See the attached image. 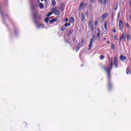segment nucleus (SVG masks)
<instances>
[{"mask_svg":"<svg viewBox=\"0 0 131 131\" xmlns=\"http://www.w3.org/2000/svg\"><path fill=\"white\" fill-rule=\"evenodd\" d=\"M32 10H34V6H32Z\"/></svg>","mask_w":131,"mask_h":131,"instance_id":"obj_41","label":"nucleus"},{"mask_svg":"<svg viewBox=\"0 0 131 131\" xmlns=\"http://www.w3.org/2000/svg\"><path fill=\"white\" fill-rule=\"evenodd\" d=\"M86 14L87 15V16L89 15V12H86Z\"/></svg>","mask_w":131,"mask_h":131,"instance_id":"obj_43","label":"nucleus"},{"mask_svg":"<svg viewBox=\"0 0 131 131\" xmlns=\"http://www.w3.org/2000/svg\"><path fill=\"white\" fill-rule=\"evenodd\" d=\"M45 2H47V0H45Z\"/></svg>","mask_w":131,"mask_h":131,"instance_id":"obj_52","label":"nucleus"},{"mask_svg":"<svg viewBox=\"0 0 131 131\" xmlns=\"http://www.w3.org/2000/svg\"><path fill=\"white\" fill-rule=\"evenodd\" d=\"M104 29L107 30V23L105 22L104 23Z\"/></svg>","mask_w":131,"mask_h":131,"instance_id":"obj_20","label":"nucleus"},{"mask_svg":"<svg viewBox=\"0 0 131 131\" xmlns=\"http://www.w3.org/2000/svg\"><path fill=\"white\" fill-rule=\"evenodd\" d=\"M126 38V34L123 33L122 35L120 38L119 43H120V42H121V40H123V41H125Z\"/></svg>","mask_w":131,"mask_h":131,"instance_id":"obj_2","label":"nucleus"},{"mask_svg":"<svg viewBox=\"0 0 131 131\" xmlns=\"http://www.w3.org/2000/svg\"><path fill=\"white\" fill-rule=\"evenodd\" d=\"M83 7V2H81L79 6V9H82Z\"/></svg>","mask_w":131,"mask_h":131,"instance_id":"obj_16","label":"nucleus"},{"mask_svg":"<svg viewBox=\"0 0 131 131\" xmlns=\"http://www.w3.org/2000/svg\"><path fill=\"white\" fill-rule=\"evenodd\" d=\"M53 14V12H49L48 14H47V17H50V16H51V15H52Z\"/></svg>","mask_w":131,"mask_h":131,"instance_id":"obj_26","label":"nucleus"},{"mask_svg":"<svg viewBox=\"0 0 131 131\" xmlns=\"http://www.w3.org/2000/svg\"><path fill=\"white\" fill-rule=\"evenodd\" d=\"M104 40H106V38H103Z\"/></svg>","mask_w":131,"mask_h":131,"instance_id":"obj_46","label":"nucleus"},{"mask_svg":"<svg viewBox=\"0 0 131 131\" xmlns=\"http://www.w3.org/2000/svg\"><path fill=\"white\" fill-rule=\"evenodd\" d=\"M64 21L66 22H68V18H65Z\"/></svg>","mask_w":131,"mask_h":131,"instance_id":"obj_35","label":"nucleus"},{"mask_svg":"<svg viewBox=\"0 0 131 131\" xmlns=\"http://www.w3.org/2000/svg\"><path fill=\"white\" fill-rule=\"evenodd\" d=\"M66 43H68L69 45H70V43L68 41H67V40H66Z\"/></svg>","mask_w":131,"mask_h":131,"instance_id":"obj_39","label":"nucleus"},{"mask_svg":"<svg viewBox=\"0 0 131 131\" xmlns=\"http://www.w3.org/2000/svg\"><path fill=\"white\" fill-rule=\"evenodd\" d=\"M80 47H81V45L80 44V43H78L77 46V48H76V52H78V51H79V49H80Z\"/></svg>","mask_w":131,"mask_h":131,"instance_id":"obj_11","label":"nucleus"},{"mask_svg":"<svg viewBox=\"0 0 131 131\" xmlns=\"http://www.w3.org/2000/svg\"><path fill=\"white\" fill-rule=\"evenodd\" d=\"M64 26L66 27H67V26H70V23H66L65 25H64Z\"/></svg>","mask_w":131,"mask_h":131,"instance_id":"obj_23","label":"nucleus"},{"mask_svg":"<svg viewBox=\"0 0 131 131\" xmlns=\"http://www.w3.org/2000/svg\"><path fill=\"white\" fill-rule=\"evenodd\" d=\"M107 43H110V41H107Z\"/></svg>","mask_w":131,"mask_h":131,"instance_id":"obj_48","label":"nucleus"},{"mask_svg":"<svg viewBox=\"0 0 131 131\" xmlns=\"http://www.w3.org/2000/svg\"><path fill=\"white\" fill-rule=\"evenodd\" d=\"M73 33V29H70V30L69 31L68 36L70 35V34H72Z\"/></svg>","mask_w":131,"mask_h":131,"instance_id":"obj_12","label":"nucleus"},{"mask_svg":"<svg viewBox=\"0 0 131 131\" xmlns=\"http://www.w3.org/2000/svg\"><path fill=\"white\" fill-rule=\"evenodd\" d=\"M99 2L100 4H103V5H106V4H107L106 0H99Z\"/></svg>","mask_w":131,"mask_h":131,"instance_id":"obj_9","label":"nucleus"},{"mask_svg":"<svg viewBox=\"0 0 131 131\" xmlns=\"http://www.w3.org/2000/svg\"><path fill=\"white\" fill-rule=\"evenodd\" d=\"M129 19L130 20H131V16H130Z\"/></svg>","mask_w":131,"mask_h":131,"instance_id":"obj_49","label":"nucleus"},{"mask_svg":"<svg viewBox=\"0 0 131 131\" xmlns=\"http://www.w3.org/2000/svg\"><path fill=\"white\" fill-rule=\"evenodd\" d=\"M57 21V19H51V20L50 21V23H51V22L54 23V22H55V21Z\"/></svg>","mask_w":131,"mask_h":131,"instance_id":"obj_22","label":"nucleus"},{"mask_svg":"<svg viewBox=\"0 0 131 131\" xmlns=\"http://www.w3.org/2000/svg\"><path fill=\"white\" fill-rule=\"evenodd\" d=\"M89 26H93V23H92V21H90L89 22Z\"/></svg>","mask_w":131,"mask_h":131,"instance_id":"obj_29","label":"nucleus"},{"mask_svg":"<svg viewBox=\"0 0 131 131\" xmlns=\"http://www.w3.org/2000/svg\"><path fill=\"white\" fill-rule=\"evenodd\" d=\"M114 64L116 68L118 67V60L117 59V57H115Z\"/></svg>","mask_w":131,"mask_h":131,"instance_id":"obj_5","label":"nucleus"},{"mask_svg":"<svg viewBox=\"0 0 131 131\" xmlns=\"http://www.w3.org/2000/svg\"><path fill=\"white\" fill-rule=\"evenodd\" d=\"M114 39H115V40H117V39H118V38L117 36H114Z\"/></svg>","mask_w":131,"mask_h":131,"instance_id":"obj_30","label":"nucleus"},{"mask_svg":"<svg viewBox=\"0 0 131 131\" xmlns=\"http://www.w3.org/2000/svg\"><path fill=\"white\" fill-rule=\"evenodd\" d=\"M52 11L55 13V15H60V12L56 8H53Z\"/></svg>","mask_w":131,"mask_h":131,"instance_id":"obj_6","label":"nucleus"},{"mask_svg":"<svg viewBox=\"0 0 131 131\" xmlns=\"http://www.w3.org/2000/svg\"><path fill=\"white\" fill-rule=\"evenodd\" d=\"M52 5H53V6H56V1H52Z\"/></svg>","mask_w":131,"mask_h":131,"instance_id":"obj_24","label":"nucleus"},{"mask_svg":"<svg viewBox=\"0 0 131 131\" xmlns=\"http://www.w3.org/2000/svg\"><path fill=\"white\" fill-rule=\"evenodd\" d=\"M39 6L40 7V9H42V8H43V4H42V3H39Z\"/></svg>","mask_w":131,"mask_h":131,"instance_id":"obj_15","label":"nucleus"},{"mask_svg":"<svg viewBox=\"0 0 131 131\" xmlns=\"http://www.w3.org/2000/svg\"><path fill=\"white\" fill-rule=\"evenodd\" d=\"M81 16L82 18V22H85V16H84V14L82 13Z\"/></svg>","mask_w":131,"mask_h":131,"instance_id":"obj_8","label":"nucleus"},{"mask_svg":"<svg viewBox=\"0 0 131 131\" xmlns=\"http://www.w3.org/2000/svg\"><path fill=\"white\" fill-rule=\"evenodd\" d=\"M81 42L82 43H83V42H84V40H83V39H81Z\"/></svg>","mask_w":131,"mask_h":131,"instance_id":"obj_34","label":"nucleus"},{"mask_svg":"<svg viewBox=\"0 0 131 131\" xmlns=\"http://www.w3.org/2000/svg\"><path fill=\"white\" fill-rule=\"evenodd\" d=\"M33 16L34 18H36V17H37V13L34 12Z\"/></svg>","mask_w":131,"mask_h":131,"instance_id":"obj_17","label":"nucleus"},{"mask_svg":"<svg viewBox=\"0 0 131 131\" xmlns=\"http://www.w3.org/2000/svg\"><path fill=\"white\" fill-rule=\"evenodd\" d=\"M95 2H96L95 0H91V2L93 3H95Z\"/></svg>","mask_w":131,"mask_h":131,"instance_id":"obj_37","label":"nucleus"},{"mask_svg":"<svg viewBox=\"0 0 131 131\" xmlns=\"http://www.w3.org/2000/svg\"><path fill=\"white\" fill-rule=\"evenodd\" d=\"M112 68H113V57L111 58V67H110V69H109L108 67H105L104 68V70H105V71H106L107 72V76L108 77V78H110V71H111V70H112Z\"/></svg>","mask_w":131,"mask_h":131,"instance_id":"obj_1","label":"nucleus"},{"mask_svg":"<svg viewBox=\"0 0 131 131\" xmlns=\"http://www.w3.org/2000/svg\"><path fill=\"white\" fill-rule=\"evenodd\" d=\"M129 73V68H127L126 69V74H128Z\"/></svg>","mask_w":131,"mask_h":131,"instance_id":"obj_25","label":"nucleus"},{"mask_svg":"<svg viewBox=\"0 0 131 131\" xmlns=\"http://www.w3.org/2000/svg\"><path fill=\"white\" fill-rule=\"evenodd\" d=\"M64 8H65V5L63 4L61 5V11H64Z\"/></svg>","mask_w":131,"mask_h":131,"instance_id":"obj_14","label":"nucleus"},{"mask_svg":"<svg viewBox=\"0 0 131 131\" xmlns=\"http://www.w3.org/2000/svg\"><path fill=\"white\" fill-rule=\"evenodd\" d=\"M95 24L96 26H98V21H96Z\"/></svg>","mask_w":131,"mask_h":131,"instance_id":"obj_38","label":"nucleus"},{"mask_svg":"<svg viewBox=\"0 0 131 131\" xmlns=\"http://www.w3.org/2000/svg\"><path fill=\"white\" fill-rule=\"evenodd\" d=\"M127 40H129V39H130V36L129 35H127Z\"/></svg>","mask_w":131,"mask_h":131,"instance_id":"obj_27","label":"nucleus"},{"mask_svg":"<svg viewBox=\"0 0 131 131\" xmlns=\"http://www.w3.org/2000/svg\"><path fill=\"white\" fill-rule=\"evenodd\" d=\"M104 58H105V57L104 56V55H100V60H104Z\"/></svg>","mask_w":131,"mask_h":131,"instance_id":"obj_21","label":"nucleus"},{"mask_svg":"<svg viewBox=\"0 0 131 131\" xmlns=\"http://www.w3.org/2000/svg\"><path fill=\"white\" fill-rule=\"evenodd\" d=\"M41 2H43L44 0H41Z\"/></svg>","mask_w":131,"mask_h":131,"instance_id":"obj_51","label":"nucleus"},{"mask_svg":"<svg viewBox=\"0 0 131 131\" xmlns=\"http://www.w3.org/2000/svg\"><path fill=\"white\" fill-rule=\"evenodd\" d=\"M61 30L62 31H64V30H65V29H63V28H61Z\"/></svg>","mask_w":131,"mask_h":131,"instance_id":"obj_44","label":"nucleus"},{"mask_svg":"<svg viewBox=\"0 0 131 131\" xmlns=\"http://www.w3.org/2000/svg\"><path fill=\"white\" fill-rule=\"evenodd\" d=\"M87 5H88L87 4H85V7Z\"/></svg>","mask_w":131,"mask_h":131,"instance_id":"obj_50","label":"nucleus"},{"mask_svg":"<svg viewBox=\"0 0 131 131\" xmlns=\"http://www.w3.org/2000/svg\"><path fill=\"white\" fill-rule=\"evenodd\" d=\"M98 32H100V29H97Z\"/></svg>","mask_w":131,"mask_h":131,"instance_id":"obj_42","label":"nucleus"},{"mask_svg":"<svg viewBox=\"0 0 131 131\" xmlns=\"http://www.w3.org/2000/svg\"><path fill=\"white\" fill-rule=\"evenodd\" d=\"M118 8V3L117 2H116L114 5V9L116 11Z\"/></svg>","mask_w":131,"mask_h":131,"instance_id":"obj_10","label":"nucleus"},{"mask_svg":"<svg viewBox=\"0 0 131 131\" xmlns=\"http://www.w3.org/2000/svg\"><path fill=\"white\" fill-rule=\"evenodd\" d=\"M126 25H127V28H128V29H129V27H128V24H126Z\"/></svg>","mask_w":131,"mask_h":131,"instance_id":"obj_40","label":"nucleus"},{"mask_svg":"<svg viewBox=\"0 0 131 131\" xmlns=\"http://www.w3.org/2000/svg\"><path fill=\"white\" fill-rule=\"evenodd\" d=\"M114 48H115V45L114 44H113L112 46V49H113V50H114Z\"/></svg>","mask_w":131,"mask_h":131,"instance_id":"obj_32","label":"nucleus"},{"mask_svg":"<svg viewBox=\"0 0 131 131\" xmlns=\"http://www.w3.org/2000/svg\"><path fill=\"white\" fill-rule=\"evenodd\" d=\"M113 33H115L116 32V29L113 28Z\"/></svg>","mask_w":131,"mask_h":131,"instance_id":"obj_31","label":"nucleus"},{"mask_svg":"<svg viewBox=\"0 0 131 131\" xmlns=\"http://www.w3.org/2000/svg\"><path fill=\"white\" fill-rule=\"evenodd\" d=\"M102 18H106V17H108V14L107 13H105L104 14H103V15H102Z\"/></svg>","mask_w":131,"mask_h":131,"instance_id":"obj_18","label":"nucleus"},{"mask_svg":"<svg viewBox=\"0 0 131 131\" xmlns=\"http://www.w3.org/2000/svg\"><path fill=\"white\" fill-rule=\"evenodd\" d=\"M73 41H74L75 40V38H74L73 39Z\"/></svg>","mask_w":131,"mask_h":131,"instance_id":"obj_47","label":"nucleus"},{"mask_svg":"<svg viewBox=\"0 0 131 131\" xmlns=\"http://www.w3.org/2000/svg\"><path fill=\"white\" fill-rule=\"evenodd\" d=\"M49 20H50V19L49 18V17H47V18L45 19V22H46V23H48Z\"/></svg>","mask_w":131,"mask_h":131,"instance_id":"obj_19","label":"nucleus"},{"mask_svg":"<svg viewBox=\"0 0 131 131\" xmlns=\"http://www.w3.org/2000/svg\"><path fill=\"white\" fill-rule=\"evenodd\" d=\"M119 26L120 29H122V28H123V22H122V20H120Z\"/></svg>","mask_w":131,"mask_h":131,"instance_id":"obj_7","label":"nucleus"},{"mask_svg":"<svg viewBox=\"0 0 131 131\" xmlns=\"http://www.w3.org/2000/svg\"><path fill=\"white\" fill-rule=\"evenodd\" d=\"M0 13L2 15V16H3L4 15V13H3V12L2 11H0Z\"/></svg>","mask_w":131,"mask_h":131,"instance_id":"obj_36","label":"nucleus"},{"mask_svg":"<svg viewBox=\"0 0 131 131\" xmlns=\"http://www.w3.org/2000/svg\"><path fill=\"white\" fill-rule=\"evenodd\" d=\"M70 21L71 22V23H73L74 22V18L71 17L70 18Z\"/></svg>","mask_w":131,"mask_h":131,"instance_id":"obj_13","label":"nucleus"},{"mask_svg":"<svg viewBox=\"0 0 131 131\" xmlns=\"http://www.w3.org/2000/svg\"><path fill=\"white\" fill-rule=\"evenodd\" d=\"M100 35H101V32H98V33H97V36H98V37H99L100 36Z\"/></svg>","mask_w":131,"mask_h":131,"instance_id":"obj_33","label":"nucleus"},{"mask_svg":"<svg viewBox=\"0 0 131 131\" xmlns=\"http://www.w3.org/2000/svg\"><path fill=\"white\" fill-rule=\"evenodd\" d=\"M119 58H120V59L121 61H126L127 60V57H126V56H123L122 55L120 56Z\"/></svg>","mask_w":131,"mask_h":131,"instance_id":"obj_4","label":"nucleus"},{"mask_svg":"<svg viewBox=\"0 0 131 131\" xmlns=\"http://www.w3.org/2000/svg\"><path fill=\"white\" fill-rule=\"evenodd\" d=\"M95 39V37H93L90 41V43L89 45V50L90 51L91 50V49H92V47L93 46V42H94V40Z\"/></svg>","mask_w":131,"mask_h":131,"instance_id":"obj_3","label":"nucleus"},{"mask_svg":"<svg viewBox=\"0 0 131 131\" xmlns=\"http://www.w3.org/2000/svg\"><path fill=\"white\" fill-rule=\"evenodd\" d=\"M39 19H41V17H40V16H39Z\"/></svg>","mask_w":131,"mask_h":131,"instance_id":"obj_45","label":"nucleus"},{"mask_svg":"<svg viewBox=\"0 0 131 131\" xmlns=\"http://www.w3.org/2000/svg\"><path fill=\"white\" fill-rule=\"evenodd\" d=\"M90 28L92 31H94V26H90Z\"/></svg>","mask_w":131,"mask_h":131,"instance_id":"obj_28","label":"nucleus"}]
</instances>
